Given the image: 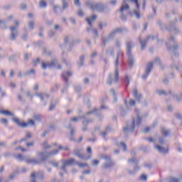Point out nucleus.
Instances as JSON below:
<instances>
[{"label": "nucleus", "mask_w": 182, "mask_h": 182, "mask_svg": "<svg viewBox=\"0 0 182 182\" xmlns=\"http://www.w3.org/2000/svg\"><path fill=\"white\" fill-rule=\"evenodd\" d=\"M169 42L166 43V47L169 52L173 53L174 56H178V53L177 50H178V45L176 44V38L174 36H171L168 38Z\"/></svg>", "instance_id": "nucleus-1"}, {"label": "nucleus", "mask_w": 182, "mask_h": 182, "mask_svg": "<svg viewBox=\"0 0 182 182\" xmlns=\"http://www.w3.org/2000/svg\"><path fill=\"white\" fill-rule=\"evenodd\" d=\"M73 164H77V166L80 168L87 167V164L86 163H80L78 161H76L75 159H70L64 161L63 166L61 168L62 170H65L67 166H73Z\"/></svg>", "instance_id": "nucleus-2"}, {"label": "nucleus", "mask_w": 182, "mask_h": 182, "mask_svg": "<svg viewBox=\"0 0 182 182\" xmlns=\"http://www.w3.org/2000/svg\"><path fill=\"white\" fill-rule=\"evenodd\" d=\"M86 5H87V6L92 9V11H95V9H96L97 11H99V12H102V11L105 9V6L101 3L96 4L92 3V1H87L86 3Z\"/></svg>", "instance_id": "nucleus-3"}, {"label": "nucleus", "mask_w": 182, "mask_h": 182, "mask_svg": "<svg viewBox=\"0 0 182 182\" xmlns=\"http://www.w3.org/2000/svg\"><path fill=\"white\" fill-rule=\"evenodd\" d=\"M58 153H59V150L53 151L51 152H41L38 154V156L41 161H45V160H48L50 156H55V154H58Z\"/></svg>", "instance_id": "nucleus-4"}, {"label": "nucleus", "mask_w": 182, "mask_h": 182, "mask_svg": "<svg viewBox=\"0 0 182 182\" xmlns=\"http://www.w3.org/2000/svg\"><path fill=\"white\" fill-rule=\"evenodd\" d=\"M13 120L15 122V123H16V124L20 126V127H28V126H35V121L32 119H28V122H21V121H19V119L17 118H14L13 119Z\"/></svg>", "instance_id": "nucleus-5"}, {"label": "nucleus", "mask_w": 182, "mask_h": 182, "mask_svg": "<svg viewBox=\"0 0 182 182\" xmlns=\"http://www.w3.org/2000/svg\"><path fill=\"white\" fill-rule=\"evenodd\" d=\"M160 153L161 154H168V145L166 144L164 139H160Z\"/></svg>", "instance_id": "nucleus-6"}, {"label": "nucleus", "mask_w": 182, "mask_h": 182, "mask_svg": "<svg viewBox=\"0 0 182 182\" xmlns=\"http://www.w3.org/2000/svg\"><path fill=\"white\" fill-rule=\"evenodd\" d=\"M141 123V118L140 116L137 115L136 118L132 119V127L131 128V131L134 132L136 126H140Z\"/></svg>", "instance_id": "nucleus-7"}, {"label": "nucleus", "mask_w": 182, "mask_h": 182, "mask_svg": "<svg viewBox=\"0 0 182 182\" xmlns=\"http://www.w3.org/2000/svg\"><path fill=\"white\" fill-rule=\"evenodd\" d=\"M153 65H154V63L150 62L147 64L145 74L142 75V79H146L147 76L150 74V72H151V69H153Z\"/></svg>", "instance_id": "nucleus-8"}, {"label": "nucleus", "mask_w": 182, "mask_h": 182, "mask_svg": "<svg viewBox=\"0 0 182 182\" xmlns=\"http://www.w3.org/2000/svg\"><path fill=\"white\" fill-rule=\"evenodd\" d=\"M154 39V36H149L146 38V39L143 41L141 38H139V43H141V49H144L146 48V45H147V42L149 41H151Z\"/></svg>", "instance_id": "nucleus-9"}, {"label": "nucleus", "mask_w": 182, "mask_h": 182, "mask_svg": "<svg viewBox=\"0 0 182 182\" xmlns=\"http://www.w3.org/2000/svg\"><path fill=\"white\" fill-rule=\"evenodd\" d=\"M168 31L170 32H172L174 35H178L180 33V30L178 28H176V25L173 23H171L169 26L168 27Z\"/></svg>", "instance_id": "nucleus-10"}, {"label": "nucleus", "mask_w": 182, "mask_h": 182, "mask_svg": "<svg viewBox=\"0 0 182 182\" xmlns=\"http://www.w3.org/2000/svg\"><path fill=\"white\" fill-rule=\"evenodd\" d=\"M41 66H42V69H46L47 68H53L56 66V60H53V61L47 64L43 62L41 64Z\"/></svg>", "instance_id": "nucleus-11"}, {"label": "nucleus", "mask_w": 182, "mask_h": 182, "mask_svg": "<svg viewBox=\"0 0 182 182\" xmlns=\"http://www.w3.org/2000/svg\"><path fill=\"white\" fill-rule=\"evenodd\" d=\"M115 66H116V70H115V74H114V79L115 82H119V70H118V66H119V54H117V60L115 61Z\"/></svg>", "instance_id": "nucleus-12"}, {"label": "nucleus", "mask_w": 182, "mask_h": 182, "mask_svg": "<svg viewBox=\"0 0 182 182\" xmlns=\"http://www.w3.org/2000/svg\"><path fill=\"white\" fill-rule=\"evenodd\" d=\"M74 154L79 159H81V160H89L90 159V156L85 157V156L80 154V149H75L74 150Z\"/></svg>", "instance_id": "nucleus-13"}, {"label": "nucleus", "mask_w": 182, "mask_h": 182, "mask_svg": "<svg viewBox=\"0 0 182 182\" xmlns=\"http://www.w3.org/2000/svg\"><path fill=\"white\" fill-rule=\"evenodd\" d=\"M161 133L162 134V136H164V137H168V136H170V133H171V132L170 131V129L162 127L161 128Z\"/></svg>", "instance_id": "nucleus-14"}, {"label": "nucleus", "mask_w": 182, "mask_h": 182, "mask_svg": "<svg viewBox=\"0 0 182 182\" xmlns=\"http://www.w3.org/2000/svg\"><path fill=\"white\" fill-rule=\"evenodd\" d=\"M31 177L32 179L31 182H36V177H37V178H43V175L41 174V177H39V173H31Z\"/></svg>", "instance_id": "nucleus-15"}, {"label": "nucleus", "mask_w": 182, "mask_h": 182, "mask_svg": "<svg viewBox=\"0 0 182 182\" xmlns=\"http://www.w3.org/2000/svg\"><path fill=\"white\" fill-rule=\"evenodd\" d=\"M130 6H129V4H126V1H124L122 7L119 9V12H123V11H127L128 9H129Z\"/></svg>", "instance_id": "nucleus-16"}, {"label": "nucleus", "mask_w": 182, "mask_h": 182, "mask_svg": "<svg viewBox=\"0 0 182 182\" xmlns=\"http://www.w3.org/2000/svg\"><path fill=\"white\" fill-rule=\"evenodd\" d=\"M15 29H16V28H15V26L11 27V38L13 41L15 40V38H16V35H18V32L14 33V31H15Z\"/></svg>", "instance_id": "nucleus-17"}, {"label": "nucleus", "mask_w": 182, "mask_h": 182, "mask_svg": "<svg viewBox=\"0 0 182 182\" xmlns=\"http://www.w3.org/2000/svg\"><path fill=\"white\" fill-rule=\"evenodd\" d=\"M72 75V73L71 72H65L62 75V77L63 79H64V80L65 82H68V78H66V76H68V77H70V76Z\"/></svg>", "instance_id": "nucleus-18"}, {"label": "nucleus", "mask_w": 182, "mask_h": 182, "mask_svg": "<svg viewBox=\"0 0 182 182\" xmlns=\"http://www.w3.org/2000/svg\"><path fill=\"white\" fill-rule=\"evenodd\" d=\"M95 19H96V16L93 15L90 18H86V21L88 25H90V26H92V21H95Z\"/></svg>", "instance_id": "nucleus-19"}, {"label": "nucleus", "mask_w": 182, "mask_h": 182, "mask_svg": "<svg viewBox=\"0 0 182 182\" xmlns=\"http://www.w3.org/2000/svg\"><path fill=\"white\" fill-rule=\"evenodd\" d=\"M133 96L136 100H140L141 99V95H137V90L134 89L133 91Z\"/></svg>", "instance_id": "nucleus-20"}, {"label": "nucleus", "mask_w": 182, "mask_h": 182, "mask_svg": "<svg viewBox=\"0 0 182 182\" xmlns=\"http://www.w3.org/2000/svg\"><path fill=\"white\" fill-rule=\"evenodd\" d=\"M27 163H31V164H38L39 161L34 159H27Z\"/></svg>", "instance_id": "nucleus-21"}, {"label": "nucleus", "mask_w": 182, "mask_h": 182, "mask_svg": "<svg viewBox=\"0 0 182 182\" xmlns=\"http://www.w3.org/2000/svg\"><path fill=\"white\" fill-rule=\"evenodd\" d=\"M42 147L44 150H46L48 149H50V147H52V146L48 145V142L46 141L42 144Z\"/></svg>", "instance_id": "nucleus-22"}, {"label": "nucleus", "mask_w": 182, "mask_h": 182, "mask_svg": "<svg viewBox=\"0 0 182 182\" xmlns=\"http://www.w3.org/2000/svg\"><path fill=\"white\" fill-rule=\"evenodd\" d=\"M1 113L2 114H6V116H12V112H9V111H6V110H2L1 111Z\"/></svg>", "instance_id": "nucleus-23"}, {"label": "nucleus", "mask_w": 182, "mask_h": 182, "mask_svg": "<svg viewBox=\"0 0 182 182\" xmlns=\"http://www.w3.org/2000/svg\"><path fill=\"white\" fill-rule=\"evenodd\" d=\"M127 53L128 55H130V50L132 49V43H128L127 44Z\"/></svg>", "instance_id": "nucleus-24"}, {"label": "nucleus", "mask_w": 182, "mask_h": 182, "mask_svg": "<svg viewBox=\"0 0 182 182\" xmlns=\"http://www.w3.org/2000/svg\"><path fill=\"white\" fill-rule=\"evenodd\" d=\"M40 6L41 8H46V1H45L44 0H42L40 1Z\"/></svg>", "instance_id": "nucleus-25"}, {"label": "nucleus", "mask_w": 182, "mask_h": 182, "mask_svg": "<svg viewBox=\"0 0 182 182\" xmlns=\"http://www.w3.org/2000/svg\"><path fill=\"white\" fill-rule=\"evenodd\" d=\"M16 159L19 161H22V160H23V156H22L21 154H18L16 156Z\"/></svg>", "instance_id": "nucleus-26"}, {"label": "nucleus", "mask_w": 182, "mask_h": 182, "mask_svg": "<svg viewBox=\"0 0 182 182\" xmlns=\"http://www.w3.org/2000/svg\"><path fill=\"white\" fill-rule=\"evenodd\" d=\"M171 69H172V70H178V67L174 64H171Z\"/></svg>", "instance_id": "nucleus-27"}, {"label": "nucleus", "mask_w": 182, "mask_h": 182, "mask_svg": "<svg viewBox=\"0 0 182 182\" xmlns=\"http://www.w3.org/2000/svg\"><path fill=\"white\" fill-rule=\"evenodd\" d=\"M169 182H180V180H178V178H171L169 179Z\"/></svg>", "instance_id": "nucleus-28"}, {"label": "nucleus", "mask_w": 182, "mask_h": 182, "mask_svg": "<svg viewBox=\"0 0 182 182\" xmlns=\"http://www.w3.org/2000/svg\"><path fill=\"white\" fill-rule=\"evenodd\" d=\"M140 180H143L144 181H147V176L146 175H141L140 176Z\"/></svg>", "instance_id": "nucleus-29"}, {"label": "nucleus", "mask_w": 182, "mask_h": 182, "mask_svg": "<svg viewBox=\"0 0 182 182\" xmlns=\"http://www.w3.org/2000/svg\"><path fill=\"white\" fill-rule=\"evenodd\" d=\"M125 82L127 83V86H129V83H130V79L129 78V76H125Z\"/></svg>", "instance_id": "nucleus-30"}, {"label": "nucleus", "mask_w": 182, "mask_h": 182, "mask_svg": "<svg viewBox=\"0 0 182 182\" xmlns=\"http://www.w3.org/2000/svg\"><path fill=\"white\" fill-rule=\"evenodd\" d=\"M134 14L136 15V17L137 18V19H140V13L137 11H134Z\"/></svg>", "instance_id": "nucleus-31"}, {"label": "nucleus", "mask_w": 182, "mask_h": 182, "mask_svg": "<svg viewBox=\"0 0 182 182\" xmlns=\"http://www.w3.org/2000/svg\"><path fill=\"white\" fill-rule=\"evenodd\" d=\"M58 150H69V147L66 146L65 148H63V146L60 145L58 146Z\"/></svg>", "instance_id": "nucleus-32"}, {"label": "nucleus", "mask_w": 182, "mask_h": 182, "mask_svg": "<svg viewBox=\"0 0 182 182\" xmlns=\"http://www.w3.org/2000/svg\"><path fill=\"white\" fill-rule=\"evenodd\" d=\"M129 105L131 106H134V105H136V101H134V100H129Z\"/></svg>", "instance_id": "nucleus-33"}, {"label": "nucleus", "mask_w": 182, "mask_h": 182, "mask_svg": "<svg viewBox=\"0 0 182 182\" xmlns=\"http://www.w3.org/2000/svg\"><path fill=\"white\" fill-rule=\"evenodd\" d=\"M63 9H66V7L68 6V3H66L65 1V0H63Z\"/></svg>", "instance_id": "nucleus-34"}, {"label": "nucleus", "mask_w": 182, "mask_h": 182, "mask_svg": "<svg viewBox=\"0 0 182 182\" xmlns=\"http://www.w3.org/2000/svg\"><path fill=\"white\" fill-rule=\"evenodd\" d=\"M121 146L123 147L124 151H126L127 146L125 145V144L123 142H121Z\"/></svg>", "instance_id": "nucleus-35"}, {"label": "nucleus", "mask_w": 182, "mask_h": 182, "mask_svg": "<svg viewBox=\"0 0 182 182\" xmlns=\"http://www.w3.org/2000/svg\"><path fill=\"white\" fill-rule=\"evenodd\" d=\"M26 137H27V139H31L32 137V134H31V132H27L26 134Z\"/></svg>", "instance_id": "nucleus-36"}, {"label": "nucleus", "mask_w": 182, "mask_h": 182, "mask_svg": "<svg viewBox=\"0 0 182 182\" xmlns=\"http://www.w3.org/2000/svg\"><path fill=\"white\" fill-rule=\"evenodd\" d=\"M168 79H173L174 73H171V74H168Z\"/></svg>", "instance_id": "nucleus-37"}, {"label": "nucleus", "mask_w": 182, "mask_h": 182, "mask_svg": "<svg viewBox=\"0 0 182 182\" xmlns=\"http://www.w3.org/2000/svg\"><path fill=\"white\" fill-rule=\"evenodd\" d=\"M150 130H151V128L149 127H146L144 129V133H149V132H150Z\"/></svg>", "instance_id": "nucleus-38"}, {"label": "nucleus", "mask_w": 182, "mask_h": 182, "mask_svg": "<svg viewBox=\"0 0 182 182\" xmlns=\"http://www.w3.org/2000/svg\"><path fill=\"white\" fill-rule=\"evenodd\" d=\"M33 26H35V23L33 22H30L29 23V27L31 28V29H33Z\"/></svg>", "instance_id": "nucleus-39"}, {"label": "nucleus", "mask_w": 182, "mask_h": 182, "mask_svg": "<svg viewBox=\"0 0 182 182\" xmlns=\"http://www.w3.org/2000/svg\"><path fill=\"white\" fill-rule=\"evenodd\" d=\"M87 153H89V154H92V148H90V146H88L87 148Z\"/></svg>", "instance_id": "nucleus-40"}, {"label": "nucleus", "mask_w": 182, "mask_h": 182, "mask_svg": "<svg viewBox=\"0 0 182 182\" xmlns=\"http://www.w3.org/2000/svg\"><path fill=\"white\" fill-rule=\"evenodd\" d=\"M92 164H93V166H97V164H99V161L98 160H94L92 161Z\"/></svg>", "instance_id": "nucleus-41"}, {"label": "nucleus", "mask_w": 182, "mask_h": 182, "mask_svg": "<svg viewBox=\"0 0 182 182\" xmlns=\"http://www.w3.org/2000/svg\"><path fill=\"white\" fill-rule=\"evenodd\" d=\"M108 130H109V128H107L106 132L101 133V136H103L105 137V136H106V134H107Z\"/></svg>", "instance_id": "nucleus-42"}, {"label": "nucleus", "mask_w": 182, "mask_h": 182, "mask_svg": "<svg viewBox=\"0 0 182 182\" xmlns=\"http://www.w3.org/2000/svg\"><path fill=\"white\" fill-rule=\"evenodd\" d=\"M75 4L77 5L78 6L80 5V0H74Z\"/></svg>", "instance_id": "nucleus-43"}, {"label": "nucleus", "mask_w": 182, "mask_h": 182, "mask_svg": "<svg viewBox=\"0 0 182 182\" xmlns=\"http://www.w3.org/2000/svg\"><path fill=\"white\" fill-rule=\"evenodd\" d=\"M40 60H40L39 58H37L36 61H33V65H34V66H36V62H37V63H39Z\"/></svg>", "instance_id": "nucleus-44"}, {"label": "nucleus", "mask_w": 182, "mask_h": 182, "mask_svg": "<svg viewBox=\"0 0 182 182\" xmlns=\"http://www.w3.org/2000/svg\"><path fill=\"white\" fill-rule=\"evenodd\" d=\"M1 123H4L5 124H6V123H8V120L6 119H1Z\"/></svg>", "instance_id": "nucleus-45"}, {"label": "nucleus", "mask_w": 182, "mask_h": 182, "mask_svg": "<svg viewBox=\"0 0 182 182\" xmlns=\"http://www.w3.org/2000/svg\"><path fill=\"white\" fill-rule=\"evenodd\" d=\"M35 120H41V115H36L34 117Z\"/></svg>", "instance_id": "nucleus-46"}, {"label": "nucleus", "mask_w": 182, "mask_h": 182, "mask_svg": "<svg viewBox=\"0 0 182 182\" xmlns=\"http://www.w3.org/2000/svg\"><path fill=\"white\" fill-rule=\"evenodd\" d=\"M128 63H129V66H133V60L129 59Z\"/></svg>", "instance_id": "nucleus-47"}, {"label": "nucleus", "mask_w": 182, "mask_h": 182, "mask_svg": "<svg viewBox=\"0 0 182 182\" xmlns=\"http://www.w3.org/2000/svg\"><path fill=\"white\" fill-rule=\"evenodd\" d=\"M27 147H31V146H33V142H29L26 144Z\"/></svg>", "instance_id": "nucleus-48"}, {"label": "nucleus", "mask_w": 182, "mask_h": 182, "mask_svg": "<svg viewBox=\"0 0 182 182\" xmlns=\"http://www.w3.org/2000/svg\"><path fill=\"white\" fill-rule=\"evenodd\" d=\"M77 120H78L77 117L71 118V122H77Z\"/></svg>", "instance_id": "nucleus-49"}, {"label": "nucleus", "mask_w": 182, "mask_h": 182, "mask_svg": "<svg viewBox=\"0 0 182 182\" xmlns=\"http://www.w3.org/2000/svg\"><path fill=\"white\" fill-rule=\"evenodd\" d=\"M53 109H55V105L52 104L49 107V110H53Z\"/></svg>", "instance_id": "nucleus-50"}, {"label": "nucleus", "mask_w": 182, "mask_h": 182, "mask_svg": "<svg viewBox=\"0 0 182 182\" xmlns=\"http://www.w3.org/2000/svg\"><path fill=\"white\" fill-rule=\"evenodd\" d=\"M176 117L177 119H181V114L177 113V114H176Z\"/></svg>", "instance_id": "nucleus-51"}, {"label": "nucleus", "mask_w": 182, "mask_h": 182, "mask_svg": "<svg viewBox=\"0 0 182 182\" xmlns=\"http://www.w3.org/2000/svg\"><path fill=\"white\" fill-rule=\"evenodd\" d=\"M78 16H83V11H78Z\"/></svg>", "instance_id": "nucleus-52"}, {"label": "nucleus", "mask_w": 182, "mask_h": 182, "mask_svg": "<svg viewBox=\"0 0 182 182\" xmlns=\"http://www.w3.org/2000/svg\"><path fill=\"white\" fill-rule=\"evenodd\" d=\"M163 82H164V83L165 85H168V79H164V80H163Z\"/></svg>", "instance_id": "nucleus-53"}, {"label": "nucleus", "mask_w": 182, "mask_h": 182, "mask_svg": "<svg viewBox=\"0 0 182 182\" xmlns=\"http://www.w3.org/2000/svg\"><path fill=\"white\" fill-rule=\"evenodd\" d=\"M90 170H86L83 172V174H90Z\"/></svg>", "instance_id": "nucleus-54"}, {"label": "nucleus", "mask_w": 182, "mask_h": 182, "mask_svg": "<svg viewBox=\"0 0 182 182\" xmlns=\"http://www.w3.org/2000/svg\"><path fill=\"white\" fill-rule=\"evenodd\" d=\"M121 19H122V21H126V16L122 15L121 16Z\"/></svg>", "instance_id": "nucleus-55"}, {"label": "nucleus", "mask_w": 182, "mask_h": 182, "mask_svg": "<svg viewBox=\"0 0 182 182\" xmlns=\"http://www.w3.org/2000/svg\"><path fill=\"white\" fill-rule=\"evenodd\" d=\"M97 55V53L94 52V53H92V55H91V58H95V56H96Z\"/></svg>", "instance_id": "nucleus-56"}, {"label": "nucleus", "mask_w": 182, "mask_h": 182, "mask_svg": "<svg viewBox=\"0 0 182 182\" xmlns=\"http://www.w3.org/2000/svg\"><path fill=\"white\" fill-rule=\"evenodd\" d=\"M28 74L35 73V70L32 69V70H31L30 71H28Z\"/></svg>", "instance_id": "nucleus-57"}, {"label": "nucleus", "mask_w": 182, "mask_h": 182, "mask_svg": "<svg viewBox=\"0 0 182 182\" xmlns=\"http://www.w3.org/2000/svg\"><path fill=\"white\" fill-rule=\"evenodd\" d=\"M168 110L169 112H171V111L173 110V107L168 106Z\"/></svg>", "instance_id": "nucleus-58"}, {"label": "nucleus", "mask_w": 182, "mask_h": 182, "mask_svg": "<svg viewBox=\"0 0 182 182\" xmlns=\"http://www.w3.org/2000/svg\"><path fill=\"white\" fill-rule=\"evenodd\" d=\"M14 70H11V72H10V76H11V77H12V76H14Z\"/></svg>", "instance_id": "nucleus-59"}, {"label": "nucleus", "mask_w": 182, "mask_h": 182, "mask_svg": "<svg viewBox=\"0 0 182 182\" xmlns=\"http://www.w3.org/2000/svg\"><path fill=\"white\" fill-rule=\"evenodd\" d=\"M172 14H173V15H176V14H177V10L173 9V10H172Z\"/></svg>", "instance_id": "nucleus-60"}, {"label": "nucleus", "mask_w": 182, "mask_h": 182, "mask_svg": "<svg viewBox=\"0 0 182 182\" xmlns=\"http://www.w3.org/2000/svg\"><path fill=\"white\" fill-rule=\"evenodd\" d=\"M38 89H39V86L38 85H36L34 86V90H38Z\"/></svg>", "instance_id": "nucleus-61"}, {"label": "nucleus", "mask_w": 182, "mask_h": 182, "mask_svg": "<svg viewBox=\"0 0 182 182\" xmlns=\"http://www.w3.org/2000/svg\"><path fill=\"white\" fill-rule=\"evenodd\" d=\"M155 149H156V150H160V145H155Z\"/></svg>", "instance_id": "nucleus-62"}, {"label": "nucleus", "mask_w": 182, "mask_h": 182, "mask_svg": "<svg viewBox=\"0 0 182 182\" xmlns=\"http://www.w3.org/2000/svg\"><path fill=\"white\" fill-rule=\"evenodd\" d=\"M70 21H71V22H72L73 23H75V18H70Z\"/></svg>", "instance_id": "nucleus-63"}, {"label": "nucleus", "mask_w": 182, "mask_h": 182, "mask_svg": "<svg viewBox=\"0 0 182 182\" xmlns=\"http://www.w3.org/2000/svg\"><path fill=\"white\" fill-rule=\"evenodd\" d=\"M107 84L108 85H112V80H107Z\"/></svg>", "instance_id": "nucleus-64"}]
</instances>
